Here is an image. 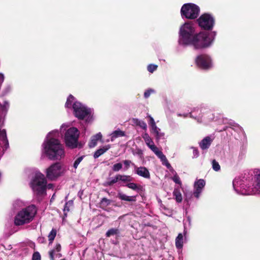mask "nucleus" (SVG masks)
<instances>
[{
	"instance_id": "49530a36",
	"label": "nucleus",
	"mask_w": 260,
	"mask_h": 260,
	"mask_svg": "<svg viewBox=\"0 0 260 260\" xmlns=\"http://www.w3.org/2000/svg\"><path fill=\"white\" fill-rule=\"evenodd\" d=\"M148 117L149 118V124L150 126H152L153 124H155V122L154 121V120L152 117H151L150 115H148Z\"/></svg>"
},
{
	"instance_id": "ea45409f",
	"label": "nucleus",
	"mask_w": 260,
	"mask_h": 260,
	"mask_svg": "<svg viewBox=\"0 0 260 260\" xmlns=\"http://www.w3.org/2000/svg\"><path fill=\"white\" fill-rule=\"evenodd\" d=\"M157 66L153 64L148 65L147 67L148 71L150 73H153L157 69Z\"/></svg>"
},
{
	"instance_id": "423d86ee",
	"label": "nucleus",
	"mask_w": 260,
	"mask_h": 260,
	"mask_svg": "<svg viewBox=\"0 0 260 260\" xmlns=\"http://www.w3.org/2000/svg\"><path fill=\"white\" fill-rule=\"evenodd\" d=\"M47 181L44 175L40 172H36L30 182V187L33 191L38 195L45 193Z\"/></svg>"
},
{
	"instance_id": "09e8293b",
	"label": "nucleus",
	"mask_w": 260,
	"mask_h": 260,
	"mask_svg": "<svg viewBox=\"0 0 260 260\" xmlns=\"http://www.w3.org/2000/svg\"><path fill=\"white\" fill-rule=\"evenodd\" d=\"M137 153L139 155H142L143 154V152L141 149H138Z\"/></svg>"
},
{
	"instance_id": "393cba45",
	"label": "nucleus",
	"mask_w": 260,
	"mask_h": 260,
	"mask_svg": "<svg viewBox=\"0 0 260 260\" xmlns=\"http://www.w3.org/2000/svg\"><path fill=\"white\" fill-rule=\"evenodd\" d=\"M183 235L180 233L176 238L175 244L176 247L178 249L181 248L183 246Z\"/></svg>"
},
{
	"instance_id": "4c0bfd02",
	"label": "nucleus",
	"mask_w": 260,
	"mask_h": 260,
	"mask_svg": "<svg viewBox=\"0 0 260 260\" xmlns=\"http://www.w3.org/2000/svg\"><path fill=\"white\" fill-rule=\"evenodd\" d=\"M122 168V165L121 163H117L114 164L112 167V170L114 172H118Z\"/></svg>"
},
{
	"instance_id": "c03bdc74",
	"label": "nucleus",
	"mask_w": 260,
	"mask_h": 260,
	"mask_svg": "<svg viewBox=\"0 0 260 260\" xmlns=\"http://www.w3.org/2000/svg\"><path fill=\"white\" fill-rule=\"evenodd\" d=\"M191 148L193 149V157H198L199 155V152L198 150L196 148L193 147H192Z\"/></svg>"
},
{
	"instance_id": "1a4fd4ad",
	"label": "nucleus",
	"mask_w": 260,
	"mask_h": 260,
	"mask_svg": "<svg viewBox=\"0 0 260 260\" xmlns=\"http://www.w3.org/2000/svg\"><path fill=\"white\" fill-rule=\"evenodd\" d=\"M199 7L192 3L184 4L181 9L182 17L190 19L196 18L199 14Z\"/></svg>"
},
{
	"instance_id": "412c9836",
	"label": "nucleus",
	"mask_w": 260,
	"mask_h": 260,
	"mask_svg": "<svg viewBox=\"0 0 260 260\" xmlns=\"http://www.w3.org/2000/svg\"><path fill=\"white\" fill-rule=\"evenodd\" d=\"M118 198L121 200L128 201V202H135L136 201L135 196H128L121 192H119L117 195Z\"/></svg>"
},
{
	"instance_id": "6ab92c4d",
	"label": "nucleus",
	"mask_w": 260,
	"mask_h": 260,
	"mask_svg": "<svg viewBox=\"0 0 260 260\" xmlns=\"http://www.w3.org/2000/svg\"><path fill=\"white\" fill-rule=\"evenodd\" d=\"M102 138V135L100 132L93 136L91 138L90 142L89 143V147L92 148L95 147L97 144L98 141L99 140H101Z\"/></svg>"
},
{
	"instance_id": "4be33fe9",
	"label": "nucleus",
	"mask_w": 260,
	"mask_h": 260,
	"mask_svg": "<svg viewBox=\"0 0 260 260\" xmlns=\"http://www.w3.org/2000/svg\"><path fill=\"white\" fill-rule=\"evenodd\" d=\"M125 136V133L123 131L120 129L116 130L113 132L110 135V140L113 141L115 139Z\"/></svg>"
},
{
	"instance_id": "39448f33",
	"label": "nucleus",
	"mask_w": 260,
	"mask_h": 260,
	"mask_svg": "<svg viewBox=\"0 0 260 260\" xmlns=\"http://www.w3.org/2000/svg\"><path fill=\"white\" fill-rule=\"evenodd\" d=\"M37 210L34 205L28 206L19 211L14 218L16 225H22L30 223L34 219Z\"/></svg>"
},
{
	"instance_id": "f8f14e48",
	"label": "nucleus",
	"mask_w": 260,
	"mask_h": 260,
	"mask_svg": "<svg viewBox=\"0 0 260 260\" xmlns=\"http://www.w3.org/2000/svg\"><path fill=\"white\" fill-rule=\"evenodd\" d=\"M201 114V110L199 108H196L189 113V115L191 118L194 119L199 123H207L214 118L213 115L211 113H209L208 114H205L204 116V119L202 120Z\"/></svg>"
},
{
	"instance_id": "72a5a7b5",
	"label": "nucleus",
	"mask_w": 260,
	"mask_h": 260,
	"mask_svg": "<svg viewBox=\"0 0 260 260\" xmlns=\"http://www.w3.org/2000/svg\"><path fill=\"white\" fill-rule=\"evenodd\" d=\"M100 203L101 206L107 207L108 205H110V204L111 203V201L106 198H104L101 200Z\"/></svg>"
},
{
	"instance_id": "20e7f679",
	"label": "nucleus",
	"mask_w": 260,
	"mask_h": 260,
	"mask_svg": "<svg viewBox=\"0 0 260 260\" xmlns=\"http://www.w3.org/2000/svg\"><path fill=\"white\" fill-rule=\"evenodd\" d=\"M65 106L66 108L73 109L75 116L79 119L89 117L91 111L81 103L75 101V98L72 95H70L66 102Z\"/></svg>"
},
{
	"instance_id": "ddd939ff",
	"label": "nucleus",
	"mask_w": 260,
	"mask_h": 260,
	"mask_svg": "<svg viewBox=\"0 0 260 260\" xmlns=\"http://www.w3.org/2000/svg\"><path fill=\"white\" fill-rule=\"evenodd\" d=\"M197 65L202 69H209L212 67L210 57L207 55H200L196 58Z\"/></svg>"
},
{
	"instance_id": "a19ab883",
	"label": "nucleus",
	"mask_w": 260,
	"mask_h": 260,
	"mask_svg": "<svg viewBox=\"0 0 260 260\" xmlns=\"http://www.w3.org/2000/svg\"><path fill=\"white\" fill-rule=\"evenodd\" d=\"M151 127L153 132L157 136H159V132L160 131V129L157 127L156 124L152 125Z\"/></svg>"
},
{
	"instance_id": "473e14b6",
	"label": "nucleus",
	"mask_w": 260,
	"mask_h": 260,
	"mask_svg": "<svg viewBox=\"0 0 260 260\" xmlns=\"http://www.w3.org/2000/svg\"><path fill=\"white\" fill-rule=\"evenodd\" d=\"M24 203L23 202H22L21 201L19 200H16L14 203H13V207L15 209H17L20 207H22L24 206Z\"/></svg>"
},
{
	"instance_id": "9b49d317",
	"label": "nucleus",
	"mask_w": 260,
	"mask_h": 260,
	"mask_svg": "<svg viewBox=\"0 0 260 260\" xmlns=\"http://www.w3.org/2000/svg\"><path fill=\"white\" fill-rule=\"evenodd\" d=\"M199 26L206 30L211 29L214 25V18L209 14L202 15L198 19Z\"/></svg>"
},
{
	"instance_id": "7c9ffc66",
	"label": "nucleus",
	"mask_w": 260,
	"mask_h": 260,
	"mask_svg": "<svg viewBox=\"0 0 260 260\" xmlns=\"http://www.w3.org/2000/svg\"><path fill=\"white\" fill-rule=\"evenodd\" d=\"M170 171L172 172V173L174 175L173 177L172 178V179L177 184H181V182L180 180L179 177L177 175L176 172L173 169V171L169 169Z\"/></svg>"
},
{
	"instance_id": "9d476101",
	"label": "nucleus",
	"mask_w": 260,
	"mask_h": 260,
	"mask_svg": "<svg viewBox=\"0 0 260 260\" xmlns=\"http://www.w3.org/2000/svg\"><path fill=\"white\" fill-rule=\"evenodd\" d=\"M64 173V169L59 162L52 164L46 169V173L47 178L51 180H55L61 176Z\"/></svg>"
},
{
	"instance_id": "f3484780",
	"label": "nucleus",
	"mask_w": 260,
	"mask_h": 260,
	"mask_svg": "<svg viewBox=\"0 0 260 260\" xmlns=\"http://www.w3.org/2000/svg\"><path fill=\"white\" fill-rule=\"evenodd\" d=\"M61 250V245L60 244H56L55 247L49 252V254L51 260H55V257L59 258L61 254L59 253Z\"/></svg>"
},
{
	"instance_id": "bb28decb",
	"label": "nucleus",
	"mask_w": 260,
	"mask_h": 260,
	"mask_svg": "<svg viewBox=\"0 0 260 260\" xmlns=\"http://www.w3.org/2000/svg\"><path fill=\"white\" fill-rule=\"evenodd\" d=\"M118 175V180L123 183H128L132 181V178L131 176L125 175Z\"/></svg>"
},
{
	"instance_id": "58836bf2",
	"label": "nucleus",
	"mask_w": 260,
	"mask_h": 260,
	"mask_svg": "<svg viewBox=\"0 0 260 260\" xmlns=\"http://www.w3.org/2000/svg\"><path fill=\"white\" fill-rule=\"evenodd\" d=\"M124 165L125 166L124 170H127L131 165H132L135 167V164L132 163V162L129 160H124L123 161Z\"/></svg>"
},
{
	"instance_id": "8fccbe9b",
	"label": "nucleus",
	"mask_w": 260,
	"mask_h": 260,
	"mask_svg": "<svg viewBox=\"0 0 260 260\" xmlns=\"http://www.w3.org/2000/svg\"><path fill=\"white\" fill-rule=\"evenodd\" d=\"M53 185L52 184H49L47 185H46V188L51 189L52 188Z\"/></svg>"
},
{
	"instance_id": "5701e85b",
	"label": "nucleus",
	"mask_w": 260,
	"mask_h": 260,
	"mask_svg": "<svg viewBox=\"0 0 260 260\" xmlns=\"http://www.w3.org/2000/svg\"><path fill=\"white\" fill-rule=\"evenodd\" d=\"M126 186L128 188L132 189L134 190L137 191V192H139L142 190V186L141 185H138L136 183L133 182H130L126 184Z\"/></svg>"
},
{
	"instance_id": "a18cd8bd",
	"label": "nucleus",
	"mask_w": 260,
	"mask_h": 260,
	"mask_svg": "<svg viewBox=\"0 0 260 260\" xmlns=\"http://www.w3.org/2000/svg\"><path fill=\"white\" fill-rule=\"evenodd\" d=\"M73 204V203L72 201H70V202L67 203L64 206V211H69L70 210L69 206H72Z\"/></svg>"
},
{
	"instance_id": "aec40b11",
	"label": "nucleus",
	"mask_w": 260,
	"mask_h": 260,
	"mask_svg": "<svg viewBox=\"0 0 260 260\" xmlns=\"http://www.w3.org/2000/svg\"><path fill=\"white\" fill-rule=\"evenodd\" d=\"M111 148L110 145H107L103 146L102 147L99 148L96 151H95L93 154V157L94 158H97L100 157L101 155L105 153L107 151H108Z\"/></svg>"
},
{
	"instance_id": "f03ea898",
	"label": "nucleus",
	"mask_w": 260,
	"mask_h": 260,
	"mask_svg": "<svg viewBox=\"0 0 260 260\" xmlns=\"http://www.w3.org/2000/svg\"><path fill=\"white\" fill-rule=\"evenodd\" d=\"M233 187L237 193L242 195L260 194V171L256 172L254 178H236L233 182Z\"/></svg>"
},
{
	"instance_id": "dca6fc26",
	"label": "nucleus",
	"mask_w": 260,
	"mask_h": 260,
	"mask_svg": "<svg viewBox=\"0 0 260 260\" xmlns=\"http://www.w3.org/2000/svg\"><path fill=\"white\" fill-rule=\"evenodd\" d=\"M135 173L138 176L146 179L150 178L149 170L145 167H137L135 166Z\"/></svg>"
},
{
	"instance_id": "0eeeda50",
	"label": "nucleus",
	"mask_w": 260,
	"mask_h": 260,
	"mask_svg": "<svg viewBox=\"0 0 260 260\" xmlns=\"http://www.w3.org/2000/svg\"><path fill=\"white\" fill-rule=\"evenodd\" d=\"M195 30L191 23H185L182 25L179 31V44L187 45L194 35Z\"/></svg>"
},
{
	"instance_id": "c756f323",
	"label": "nucleus",
	"mask_w": 260,
	"mask_h": 260,
	"mask_svg": "<svg viewBox=\"0 0 260 260\" xmlns=\"http://www.w3.org/2000/svg\"><path fill=\"white\" fill-rule=\"evenodd\" d=\"M56 230L54 229H52V230L49 234L48 237L49 241V244H51L52 243L55 237H56Z\"/></svg>"
},
{
	"instance_id": "e433bc0d",
	"label": "nucleus",
	"mask_w": 260,
	"mask_h": 260,
	"mask_svg": "<svg viewBox=\"0 0 260 260\" xmlns=\"http://www.w3.org/2000/svg\"><path fill=\"white\" fill-rule=\"evenodd\" d=\"M213 169L215 171H218L220 169V166L218 162L215 160H213L212 162Z\"/></svg>"
},
{
	"instance_id": "7ed1b4c3",
	"label": "nucleus",
	"mask_w": 260,
	"mask_h": 260,
	"mask_svg": "<svg viewBox=\"0 0 260 260\" xmlns=\"http://www.w3.org/2000/svg\"><path fill=\"white\" fill-rule=\"evenodd\" d=\"M216 36L215 31L210 32H201L194 35L189 45H191L196 49H201L209 47Z\"/></svg>"
},
{
	"instance_id": "37998d69",
	"label": "nucleus",
	"mask_w": 260,
	"mask_h": 260,
	"mask_svg": "<svg viewBox=\"0 0 260 260\" xmlns=\"http://www.w3.org/2000/svg\"><path fill=\"white\" fill-rule=\"evenodd\" d=\"M32 260H41V255L38 252H36L33 254Z\"/></svg>"
},
{
	"instance_id": "a878e982",
	"label": "nucleus",
	"mask_w": 260,
	"mask_h": 260,
	"mask_svg": "<svg viewBox=\"0 0 260 260\" xmlns=\"http://www.w3.org/2000/svg\"><path fill=\"white\" fill-rule=\"evenodd\" d=\"M174 197L177 202L181 203L182 201V194L180 190L177 188H175L173 192Z\"/></svg>"
},
{
	"instance_id": "f257e3e1",
	"label": "nucleus",
	"mask_w": 260,
	"mask_h": 260,
	"mask_svg": "<svg viewBox=\"0 0 260 260\" xmlns=\"http://www.w3.org/2000/svg\"><path fill=\"white\" fill-rule=\"evenodd\" d=\"M59 136L58 131H52L42 144L43 153L50 160H60L64 156L63 146L58 139Z\"/></svg>"
},
{
	"instance_id": "3c124183",
	"label": "nucleus",
	"mask_w": 260,
	"mask_h": 260,
	"mask_svg": "<svg viewBox=\"0 0 260 260\" xmlns=\"http://www.w3.org/2000/svg\"><path fill=\"white\" fill-rule=\"evenodd\" d=\"M178 116H183V117H187V114H186L182 115V114H178Z\"/></svg>"
},
{
	"instance_id": "79ce46f5",
	"label": "nucleus",
	"mask_w": 260,
	"mask_h": 260,
	"mask_svg": "<svg viewBox=\"0 0 260 260\" xmlns=\"http://www.w3.org/2000/svg\"><path fill=\"white\" fill-rule=\"evenodd\" d=\"M154 90L152 89H149L144 92V96L145 98H148L151 93H154Z\"/></svg>"
},
{
	"instance_id": "f704fd0d",
	"label": "nucleus",
	"mask_w": 260,
	"mask_h": 260,
	"mask_svg": "<svg viewBox=\"0 0 260 260\" xmlns=\"http://www.w3.org/2000/svg\"><path fill=\"white\" fill-rule=\"evenodd\" d=\"M118 233V230L116 229H111L109 230L106 233V236L108 237L117 234Z\"/></svg>"
},
{
	"instance_id": "b1692460",
	"label": "nucleus",
	"mask_w": 260,
	"mask_h": 260,
	"mask_svg": "<svg viewBox=\"0 0 260 260\" xmlns=\"http://www.w3.org/2000/svg\"><path fill=\"white\" fill-rule=\"evenodd\" d=\"M10 107V104L8 101H4L3 104H0V111L2 114H6Z\"/></svg>"
},
{
	"instance_id": "2f4dec72",
	"label": "nucleus",
	"mask_w": 260,
	"mask_h": 260,
	"mask_svg": "<svg viewBox=\"0 0 260 260\" xmlns=\"http://www.w3.org/2000/svg\"><path fill=\"white\" fill-rule=\"evenodd\" d=\"M135 123L138 125H139L140 127H141L142 128L144 129H147V124L146 123L142 121L139 119H135Z\"/></svg>"
},
{
	"instance_id": "cd10ccee",
	"label": "nucleus",
	"mask_w": 260,
	"mask_h": 260,
	"mask_svg": "<svg viewBox=\"0 0 260 260\" xmlns=\"http://www.w3.org/2000/svg\"><path fill=\"white\" fill-rule=\"evenodd\" d=\"M119 181L118 175H116L114 177L110 178L106 181L104 185L105 186H111Z\"/></svg>"
},
{
	"instance_id": "4468645a",
	"label": "nucleus",
	"mask_w": 260,
	"mask_h": 260,
	"mask_svg": "<svg viewBox=\"0 0 260 260\" xmlns=\"http://www.w3.org/2000/svg\"><path fill=\"white\" fill-rule=\"evenodd\" d=\"M155 155L160 159L162 165H165L168 169H171L173 171V168L168 162L166 156L160 151L158 148L154 145L150 146L149 147Z\"/></svg>"
},
{
	"instance_id": "c85d7f7f",
	"label": "nucleus",
	"mask_w": 260,
	"mask_h": 260,
	"mask_svg": "<svg viewBox=\"0 0 260 260\" xmlns=\"http://www.w3.org/2000/svg\"><path fill=\"white\" fill-rule=\"evenodd\" d=\"M142 137L144 139L146 145L148 146V147L154 144V142H153L151 138L149 137L148 134H144L143 135Z\"/></svg>"
},
{
	"instance_id": "c9c22d12",
	"label": "nucleus",
	"mask_w": 260,
	"mask_h": 260,
	"mask_svg": "<svg viewBox=\"0 0 260 260\" xmlns=\"http://www.w3.org/2000/svg\"><path fill=\"white\" fill-rule=\"evenodd\" d=\"M84 156H81L77 158L74 162L73 167L75 169H77L79 164L82 161L84 158Z\"/></svg>"
},
{
	"instance_id": "de8ad7c7",
	"label": "nucleus",
	"mask_w": 260,
	"mask_h": 260,
	"mask_svg": "<svg viewBox=\"0 0 260 260\" xmlns=\"http://www.w3.org/2000/svg\"><path fill=\"white\" fill-rule=\"evenodd\" d=\"M69 127V125H68V124H62L60 127V131H62L63 129H66L67 128Z\"/></svg>"
},
{
	"instance_id": "6e6552de",
	"label": "nucleus",
	"mask_w": 260,
	"mask_h": 260,
	"mask_svg": "<svg viewBox=\"0 0 260 260\" xmlns=\"http://www.w3.org/2000/svg\"><path fill=\"white\" fill-rule=\"evenodd\" d=\"M79 132L76 127H70L64 134V142L67 147L75 148L77 147Z\"/></svg>"
},
{
	"instance_id": "603ef678",
	"label": "nucleus",
	"mask_w": 260,
	"mask_h": 260,
	"mask_svg": "<svg viewBox=\"0 0 260 260\" xmlns=\"http://www.w3.org/2000/svg\"><path fill=\"white\" fill-rule=\"evenodd\" d=\"M61 260H65V259H61Z\"/></svg>"
},
{
	"instance_id": "a211bd4d",
	"label": "nucleus",
	"mask_w": 260,
	"mask_h": 260,
	"mask_svg": "<svg viewBox=\"0 0 260 260\" xmlns=\"http://www.w3.org/2000/svg\"><path fill=\"white\" fill-rule=\"evenodd\" d=\"M212 142V139L210 137H206L204 138L200 143L199 146L202 150L208 149Z\"/></svg>"
},
{
	"instance_id": "2eb2a0df",
	"label": "nucleus",
	"mask_w": 260,
	"mask_h": 260,
	"mask_svg": "<svg viewBox=\"0 0 260 260\" xmlns=\"http://www.w3.org/2000/svg\"><path fill=\"white\" fill-rule=\"evenodd\" d=\"M205 180L202 179L197 180L194 182L193 185V195L196 198H199L200 194L205 186Z\"/></svg>"
}]
</instances>
